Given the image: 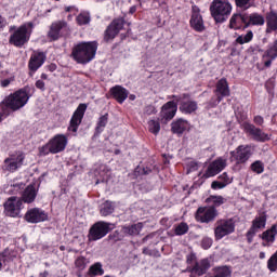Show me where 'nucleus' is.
Segmentation results:
<instances>
[{"label": "nucleus", "instance_id": "f257e3e1", "mask_svg": "<svg viewBox=\"0 0 277 277\" xmlns=\"http://www.w3.org/2000/svg\"><path fill=\"white\" fill-rule=\"evenodd\" d=\"M28 102L29 93H27L25 89H21L6 96L0 105V122H2L4 118H8L10 110L18 111V109H23V106Z\"/></svg>", "mask_w": 277, "mask_h": 277}, {"label": "nucleus", "instance_id": "f03ea898", "mask_svg": "<svg viewBox=\"0 0 277 277\" xmlns=\"http://www.w3.org/2000/svg\"><path fill=\"white\" fill-rule=\"evenodd\" d=\"M233 12V4L228 0H213L210 5V14L215 23H226Z\"/></svg>", "mask_w": 277, "mask_h": 277}, {"label": "nucleus", "instance_id": "7ed1b4c3", "mask_svg": "<svg viewBox=\"0 0 277 277\" xmlns=\"http://www.w3.org/2000/svg\"><path fill=\"white\" fill-rule=\"evenodd\" d=\"M96 42H82L79 43L72 51L74 58L78 64H88L92 62L96 55Z\"/></svg>", "mask_w": 277, "mask_h": 277}, {"label": "nucleus", "instance_id": "20e7f679", "mask_svg": "<svg viewBox=\"0 0 277 277\" xmlns=\"http://www.w3.org/2000/svg\"><path fill=\"white\" fill-rule=\"evenodd\" d=\"M68 144V138L64 134H58L49 141L48 144L42 146L39 150L40 155H57V153H62L66 150V145Z\"/></svg>", "mask_w": 277, "mask_h": 277}, {"label": "nucleus", "instance_id": "39448f33", "mask_svg": "<svg viewBox=\"0 0 277 277\" xmlns=\"http://www.w3.org/2000/svg\"><path fill=\"white\" fill-rule=\"evenodd\" d=\"M34 29V24L26 23L22 25L11 36L10 42L14 47H23L26 42H29L31 31Z\"/></svg>", "mask_w": 277, "mask_h": 277}, {"label": "nucleus", "instance_id": "423d86ee", "mask_svg": "<svg viewBox=\"0 0 277 277\" xmlns=\"http://www.w3.org/2000/svg\"><path fill=\"white\" fill-rule=\"evenodd\" d=\"M25 161V154L17 151L4 160L3 170L6 172H16L18 168H23Z\"/></svg>", "mask_w": 277, "mask_h": 277}, {"label": "nucleus", "instance_id": "0eeeda50", "mask_svg": "<svg viewBox=\"0 0 277 277\" xmlns=\"http://www.w3.org/2000/svg\"><path fill=\"white\" fill-rule=\"evenodd\" d=\"M23 210V199L18 197H11L4 203L5 214L10 217H18Z\"/></svg>", "mask_w": 277, "mask_h": 277}, {"label": "nucleus", "instance_id": "6e6552de", "mask_svg": "<svg viewBox=\"0 0 277 277\" xmlns=\"http://www.w3.org/2000/svg\"><path fill=\"white\" fill-rule=\"evenodd\" d=\"M235 233V223L232 220H221L216 222V227L214 229L215 239H224L226 235Z\"/></svg>", "mask_w": 277, "mask_h": 277}, {"label": "nucleus", "instance_id": "1a4fd4ad", "mask_svg": "<svg viewBox=\"0 0 277 277\" xmlns=\"http://www.w3.org/2000/svg\"><path fill=\"white\" fill-rule=\"evenodd\" d=\"M242 129L248 135H251L255 142H269L272 135L263 132L261 129L255 128L254 124L245 122Z\"/></svg>", "mask_w": 277, "mask_h": 277}, {"label": "nucleus", "instance_id": "9d476101", "mask_svg": "<svg viewBox=\"0 0 277 277\" xmlns=\"http://www.w3.org/2000/svg\"><path fill=\"white\" fill-rule=\"evenodd\" d=\"M107 233H109V223H95L90 229L89 241H98V239H103Z\"/></svg>", "mask_w": 277, "mask_h": 277}, {"label": "nucleus", "instance_id": "9b49d317", "mask_svg": "<svg viewBox=\"0 0 277 277\" xmlns=\"http://www.w3.org/2000/svg\"><path fill=\"white\" fill-rule=\"evenodd\" d=\"M195 217L197 222H201V224H209V222H213L215 217H217V210L213 207L199 208Z\"/></svg>", "mask_w": 277, "mask_h": 277}, {"label": "nucleus", "instance_id": "f8f14e48", "mask_svg": "<svg viewBox=\"0 0 277 277\" xmlns=\"http://www.w3.org/2000/svg\"><path fill=\"white\" fill-rule=\"evenodd\" d=\"M172 97L175 98L176 102L181 101L180 111H182V114H194V111L198 110V103L196 101L188 100V95H173Z\"/></svg>", "mask_w": 277, "mask_h": 277}, {"label": "nucleus", "instance_id": "ddd939ff", "mask_svg": "<svg viewBox=\"0 0 277 277\" xmlns=\"http://www.w3.org/2000/svg\"><path fill=\"white\" fill-rule=\"evenodd\" d=\"M216 93L220 94L215 100H211L209 107H216L222 102L223 96H230V89H228V81L226 79H221L216 83Z\"/></svg>", "mask_w": 277, "mask_h": 277}, {"label": "nucleus", "instance_id": "4468645a", "mask_svg": "<svg viewBox=\"0 0 277 277\" xmlns=\"http://www.w3.org/2000/svg\"><path fill=\"white\" fill-rule=\"evenodd\" d=\"M267 224V216L265 214H262L260 216H256L252 221V226L250 227L249 232L247 233L248 241L249 243H252V238L256 233H260L265 228V225Z\"/></svg>", "mask_w": 277, "mask_h": 277}, {"label": "nucleus", "instance_id": "2eb2a0df", "mask_svg": "<svg viewBox=\"0 0 277 277\" xmlns=\"http://www.w3.org/2000/svg\"><path fill=\"white\" fill-rule=\"evenodd\" d=\"M85 109H88V105L80 104L76 111L74 113L70 123L68 127V131H72V133H77V129H79V124H81V120H83V116L85 115Z\"/></svg>", "mask_w": 277, "mask_h": 277}, {"label": "nucleus", "instance_id": "dca6fc26", "mask_svg": "<svg viewBox=\"0 0 277 277\" xmlns=\"http://www.w3.org/2000/svg\"><path fill=\"white\" fill-rule=\"evenodd\" d=\"M25 220L30 224H38L40 222H47V220H49V215H47L44 211L39 208H32L26 212Z\"/></svg>", "mask_w": 277, "mask_h": 277}, {"label": "nucleus", "instance_id": "f3484780", "mask_svg": "<svg viewBox=\"0 0 277 277\" xmlns=\"http://www.w3.org/2000/svg\"><path fill=\"white\" fill-rule=\"evenodd\" d=\"M179 109V105L176 104V102H168L166 103L160 111V120L161 122H168L170 120H172V118H174V116H176V111Z\"/></svg>", "mask_w": 277, "mask_h": 277}, {"label": "nucleus", "instance_id": "a211bd4d", "mask_svg": "<svg viewBox=\"0 0 277 277\" xmlns=\"http://www.w3.org/2000/svg\"><path fill=\"white\" fill-rule=\"evenodd\" d=\"M189 23L190 27H193L195 31H205V21L200 14V8L197 5H193Z\"/></svg>", "mask_w": 277, "mask_h": 277}, {"label": "nucleus", "instance_id": "6ab92c4d", "mask_svg": "<svg viewBox=\"0 0 277 277\" xmlns=\"http://www.w3.org/2000/svg\"><path fill=\"white\" fill-rule=\"evenodd\" d=\"M224 168H226V159L217 158L216 160H214L212 163L209 164L203 176L206 179H211V176H216V174H220V172H222Z\"/></svg>", "mask_w": 277, "mask_h": 277}, {"label": "nucleus", "instance_id": "aec40b11", "mask_svg": "<svg viewBox=\"0 0 277 277\" xmlns=\"http://www.w3.org/2000/svg\"><path fill=\"white\" fill-rule=\"evenodd\" d=\"M124 27V19L117 18L111 22L105 32V40H114L120 34V30Z\"/></svg>", "mask_w": 277, "mask_h": 277}, {"label": "nucleus", "instance_id": "412c9836", "mask_svg": "<svg viewBox=\"0 0 277 277\" xmlns=\"http://www.w3.org/2000/svg\"><path fill=\"white\" fill-rule=\"evenodd\" d=\"M230 155L237 160V163H246L252 155V148L250 146L240 145L236 150L232 151Z\"/></svg>", "mask_w": 277, "mask_h": 277}, {"label": "nucleus", "instance_id": "4be33fe9", "mask_svg": "<svg viewBox=\"0 0 277 277\" xmlns=\"http://www.w3.org/2000/svg\"><path fill=\"white\" fill-rule=\"evenodd\" d=\"M189 129H192V123L183 118L171 123L172 133H176L177 135H183V133H185V131H189Z\"/></svg>", "mask_w": 277, "mask_h": 277}, {"label": "nucleus", "instance_id": "5701e85b", "mask_svg": "<svg viewBox=\"0 0 277 277\" xmlns=\"http://www.w3.org/2000/svg\"><path fill=\"white\" fill-rule=\"evenodd\" d=\"M67 29L68 24H66V22H56L52 24L49 36L50 38H52V40H57V38H60V35L64 34V31H66Z\"/></svg>", "mask_w": 277, "mask_h": 277}, {"label": "nucleus", "instance_id": "b1692460", "mask_svg": "<svg viewBox=\"0 0 277 277\" xmlns=\"http://www.w3.org/2000/svg\"><path fill=\"white\" fill-rule=\"evenodd\" d=\"M47 56L43 52H34L29 61L30 70H38L42 64H44V60Z\"/></svg>", "mask_w": 277, "mask_h": 277}, {"label": "nucleus", "instance_id": "393cba45", "mask_svg": "<svg viewBox=\"0 0 277 277\" xmlns=\"http://www.w3.org/2000/svg\"><path fill=\"white\" fill-rule=\"evenodd\" d=\"M114 98L118 101V103H124L129 96V91L127 89L122 88L121 85H116L110 90Z\"/></svg>", "mask_w": 277, "mask_h": 277}, {"label": "nucleus", "instance_id": "a878e982", "mask_svg": "<svg viewBox=\"0 0 277 277\" xmlns=\"http://www.w3.org/2000/svg\"><path fill=\"white\" fill-rule=\"evenodd\" d=\"M276 235H277V225H273L269 229L265 230L261 238L266 243H274L276 241Z\"/></svg>", "mask_w": 277, "mask_h": 277}, {"label": "nucleus", "instance_id": "bb28decb", "mask_svg": "<svg viewBox=\"0 0 277 277\" xmlns=\"http://www.w3.org/2000/svg\"><path fill=\"white\" fill-rule=\"evenodd\" d=\"M266 31L272 34V31H277V13L271 12L266 16Z\"/></svg>", "mask_w": 277, "mask_h": 277}, {"label": "nucleus", "instance_id": "cd10ccee", "mask_svg": "<svg viewBox=\"0 0 277 277\" xmlns=\"http://www.w3.org/2000/svg\"><path fill=\"white\" fill-rule=\"evenodd\" d=\"M209 267H211V263L209 262V260L205 259L201 260L200 263H197L195 265L193 272L197 274V276H202L203 274L207 273V269H209Z\"/></svg>", "mask_w": 277, "mask_h": 277}, {"label": "nucleus", "instance_id": "c85d7f7f", "mask_svg": "<svg viewBox=\"0 0 277 277\" xmlns=\"http://www.w3.org/2000/svg\"><path fill=\"white\" fill-rule=\"evenodd\" d=\"M142 228H144V224L136 223L131 226H124L122 227L123 235H140L142 232Z\"/></svg>", "mask_w": 277, "mask_h": 277}, {"label": "nucleus", "instance_id": "c756f323", "mask_svg": "<svg viewBox=\"0 0 277 277\" xmlns=\"http://www.w3.org/2000/svg\"><path fill=\"white\" fill-rule=\"evenodd\" d=\"M241 23H246V17L241 14H234L229 19L230 29H240Z\"/></svg>", "mask_w": 277, "mask_h": 277}, {"label": "nucleus", "instance_id": "7c9ffc66", "mask_svg": "<svg viewBox=\"0 0 277 277\" xmlns=\"http://www.w3.org/2000/svg\"><path fill=\"white\" fill-rule=\"evenodd\" d=\"M23 201L27 202L28 205L34 202L36 200V187L34 186H28L22 196Z\"/></svg>", "mask_w": 277, "mask_h": 277}, {"label": "nucleus", "instance_id": "2f4dec72", "mask_svg": "<svg viewBox=\"0 0 277 277\" xmlns=\"http://www.w3.org/2000/svg\"><path fill=\"white\" fill-rule=\"evenodd\" d=\"M206 202H208L209 205H213L214 207H222V205L226 202V198L212 195L206 199Z\"/></svg>", "mask_w": 277, "mask_h": 277}, {"label": "nucleus", "instance_id": "473e14b6", "mask_svg": "<svg viewBox=\"0 0 277 277\" xmlns=\"http://www.w3.org/2000/svg\"><path fill=\"white\" fill-rule=\"evenodd\" d=\"M88 274L91 277L103 276V274H105V271H103V265L101 263H95L92 266H90Z\"/></svg>", "mask_w": 277, "mask_h": 277}, {"label": "nucleus", "instance_id": "72a5a7b5", "mask_svg": "<svg viewBox=\"0 0 277 277\" xmlns=\"http://www.w3.org/2000/svg\"><path fill=\"white\" fill-rule=\"evenodd\" d=\"M252 38H254V34L252 30H249L246 35H240L237 37V44H248V42H252Z\"/></svg>", "mask_w": 277, "mask_h": 277}, {"label": "nucleus", "instance_id": "f704fd0d", "mask_svg": "<svg viewBox=\"0 0 277 277\" xmlns=\"http://www.w3.org/2000/svg\"><path fill=\"white\" fill-rule=\"evenodd\" d=\"M148 131L149 133H153L154 135H158L161 131V124L159 123V120L151 119L148 121Z\"/></svg>", "mask_w": 277, "mask_h": 277}, {"label": "nucleus", "instance_id": "c9c22d12", "mask_svg": "<svg viewBox=\"0 0 277 277\" xmlns=\"http://www.w3.org/2000/svg\"><path fill=\"white\" fill-rule=\"evenodd\" d=\"M114 213V202L106 201L101 206V214L104 216L111 215Z\"/></svg>", "mask_w": 277, "mask_h": 277}, {"label": "nucleus", "instance_id": "e433bc0d", "mask_svg": "<svg viewBox=\"0 0 277 277\" xmlns=\"http://www.w3.org/2000/svg\"><path fill=\"white\" fill-rule=\"evenodd\" d=\"M213 272H214L213 277H228V276H230V268H228L227 266L215 267L213 269Z\"/></svg>", "mask_w": 277, "mask_h": 277}, {"label": "nucleus", "instance_id": "4c0bfd02", "mask_svg": "<svg viewBox=\"0 0 277 277\" xmlns=\"http://www.w3.org/2000/svg\"><path fill=\"white\" fill-rule=\"evenodd\" d=\"M251 25H265V17L256 13L251 14L249 17Z\"/></svg>", "mask_w": 277, "mask_h": 277}, {"label": "nucleus", "instance_id": "58836bf2", "mask_svg": "<svg viewBox=\"0 0 277 277\" xmlns=\"http://www.w3.org/2000/svg\"><path fill=\"white\" fill-rule=\"evenodd\" d=\"M252 172H255V174H263L265 171V166L260 160H256L251 164Z\"/></svg>", "mask_w": 277, "mask_h": 277}, {"label": "nucleus", "instance_id": "ea45409f", "mask_svg": "<svg viewBox=\"0 0 277 277\" xmlns=\"http://www.w3.org/2000/svg\"><path fill=\"white\" fill-rule=\"evenodd\" d=\"M78 25H88L90 23V13H80L77 16Z\"/></svg>", "mask_w": 277, "mask_h": 277}, {"label": "nucleus", "instance_id": "a19ab883", "mask_svg": "<svg viewBox=\"0 0 277 277\" xmlns=\"http://www.w3.org/2000/svg\"><path fill=\"white\" fill-rule=\"evenodd\" d=\"M189 230L187 223H180L175 226V235H185Z\"/></svg>", "mask_w": 277, "mask_h": 277}, {"label": "nucleus", "instance_id": "79ce46f5", "mask_svg": "<svg viewBox=\"0 0 277 277\" xmlns=\"http://www.w3.org/2000/svg\"><path fill=\"white\" fill-rule=\"evenodd\" d=\"M267 55L268 57H271L272 60H276L277 58V40L271 45V48L267 51Z\"/></svg>", "mask_w": 277, "mask_h": 277}, {"label": "nucleus", "instance_id": "37998d69", "mask_svg": "<svg viewBox=\"0 0 277 277\" xmlns=\"http://www.w3.org/2000/svg\"><path fill=\"white\" fill-rule=\"evenodd\" d=\"M219 182L222 183L223 185L227 186L233 183V179L228 176V173H223L219 176Z\"/></svg>", "mask_w": 277, "mask_h": 277}, {"label": "nucleus", "instance_id": "c03bdc74", "mask_svg": "<svg viewBox=\"0 0 277 277\" xmlns=\"http://www.w3.org/2000/svg\"><path fill=\"white\" fill-rule=\"evenodd\" d=\"M75 265L78 269L82 271L88 265V262L85 261V258L80 256L75 261Z\"/></svg>", "mask_w": 277, "mask_h": 277}, {"label": "nucleus", "instance_id": "a18cd8bd", "mask_svg": "<svg viewBox=\"0 0 277 277\" xmlns=\"http://www.w3.org/2000/svg\"><path fill=\"white\" fill-rule=\"evenodd\" d=\"M237 8H243V10H248L250 8V2L252 0H235Z\"/></svg>", "mask_w": 277, "mask_h": 277}, {"label": "nucleus", "instance_id": "49530a36", "mask_svg": "<svg viewBox=\"0 0 277 277\" xmlns=\"http://www.w3.org/2000/svg\"><path fill=\"white\" fill-rule=\"evenodd\" d=\"M213 245V240L211 238H203L201 246L203 248V250H209V248H211V246Z\"/></svg>", "mask_w": 277, "mask_h": 277}, {"label": "nucleus", "instance_id": "de8ad7c7", "mask_svg": "<svg viewBox=\"0 0 277 277\" xmlns=\"http://www.w3.org/2000/svg\"><path fill=\"white\" fill-rule=\"evenodd\" d=\"M211 187L213 189H224V187H226V184H223L220 181H213L212 184H211Z\"/></svg>", "mask_w": 277, "mask_h": 277}, {"label": "nucleus", "instance_id": "09e8293b", "mask_svg": "<svg viewBox=\"0 0 277 277\" xmlns=\"http://www.w3.org/2000/svg\"><path fill=\"white\" fill-rule=\"evenodd\" d=\"M107 124V115H104L100 118L97 129H103Z\"/></svg>", "mask_w": 277, "mask_h": 277}, {"label": "nucleus", "instance_id": "8fccbe9b", "mask_svg": "<svg viewBox=\"0 0 277 277\" xmlns=\"http://www.w3.org/2000/svg\"><path fill=\"white\" fill-rule=\"evenodd\" d=\"M10 83H12V79H4V80L0 81L1 88H8V85H10Z\"/></svg>", "mask_w": 277, "mask_h": 277}, {"label": "nucleus", "instance_id": "3c124183", "mask_svg": "<svg viewBox=\"0 0 277 277\" xmlns=\"http://www.w3.org/2000/svg\"><path fill=\"white\" fill-rule=\"evenodd\" d=\"M254 122L259 126V127H262L264 120H263V117L261 116H255L254 117Z\"/></svg>", "mask_w": 277, "mask_h": 277}, {"label": "nucleus", "instance_id": "603ef678", "mask_svg": "<svg viewBox=\"0 0 277 277\" xmlns=\"http://www.w3.org/2000/svg\"><path fill=\"white\" fill-rule=\"evenodd\" d=\"M36 88H38V90L44 91V81H42V80H37V82H36Z\"/></svg>", "mask_w": 277, "mask_h": 277}, {"label": "nucleus", "instance_id": "864d4df0", "mask_svg": "<svg viewBox=\"0 0 277 277\" xmlns=\"http://www.w3.org/2000/svg\"><path fill=\"white\" fill-rule=\"evenodd\" d=\"M196 170H198V163H196V162H190V172H194V171H196Z\"/></svg>", "mask_w": 277, "mask_h": 277}, {"label": "nucleus", "instance_id": "5fc2aeb1", "mask_svg": "<svg viewBox=\"0 0 277 277\" xmlns=\"http://www.w3.org/2000/svg\"><path fill=\"white\" fill-rule=\"evenodd\" d=\"M5 256H6L5 252L0 254V269H1V267H3V261H5Z\"/></svg>", "mask_w": 277, "mask_h": 277}, {"label": "nucleus", "instance_id": "6e6d98bb", "mask_svg": "<svg viewBox=\"0 0 277 277\" xmlns=\"http://www.w3.org/2000/svg\"><path fill=\"white\" fill-rule=\"evenodd\" d=\"M129 12L131 14H135V12H137V6H135V5L131 6Z\"/></svg>", "mask_w": 277, "mask_h": 277}, {"label": "nucleus", "instance_id": "4d7b16f0", "mask_svg": "<svg viewBox=\"0 0 277 277\" xmlns=\"http://www.w3.org/2000/svg\"><path fill=\"white\" fill-rule=\"evenodd\" d=\"M5 25V21L3 17L0 16V27H3Z\"/></svg>", "mask_w": 277, "mask_h": 277}, {"label": "nucleus", "instance_id": "13d9d810", "mask_svg": "<svg viewBox=\"0 0 277 277\" xmlns=\"http://www.w3.org/2000/svg\"><path fill=\"white\" fill-rule=\"evenodd\" d=\"M264 64L266 67H269V66H272V61H266Z\"/></svg>", "mask_w": 277, "mask_h": 277}, {"label": "nucleus", "instance_id": "bf43d9fd", "mask_svg": "<svg viewBox=\"0 0 277 277\" xmlns=\"http://www.w3.org/2000/svg\"><path fill=\"white\" fill-rule=\"evenodd\" d=\"M41 79L47 80V79H49V77L47 76V74H42Z\"/></svg>", "mask_w": 277, "mask_h": 277}, {"label": "nucleus", "instance_id": "052dcab7", "mask_svg": "<svg viewBox=\"0 0 277 277\" xmlns=\"http://www.w3.org/2000/svg\"><path fill=\"white\" fill-rule=\"evenodd\" d=\"M260 259H265V252H260Z\"/></svg>", "mask_w": 277, "mask_h": 277}, {"label": "nucleus", "instance_id": "680f3d73", "mask_svg": "<svg viewBox=\"0 0 277 277\" xmlns=\"http://www.w3.org/2000/svg\"><path fill=\"white\" fill-rule=\"evenodd\" d=\"M131 101H135V95H130Z\"/></svg>", "mask_w": 277, "mask_h": 277}, {"label": "nucleus", "instance_id": "e2e57ef3", "mask_svg": "<svg viewBox=\"0 0 277 277\" xmlns=\"http://www.w3.org/2000/svg\"><path fill=\"white\" fill-rule=\"evenodd\" d=\"M66 12H70V6L66 8Z\"/></svg>", "mask_w": 277, "mask_h": 277}]
</instances>
